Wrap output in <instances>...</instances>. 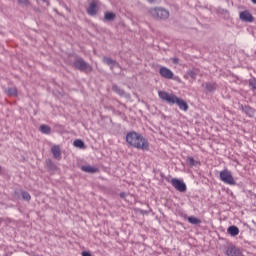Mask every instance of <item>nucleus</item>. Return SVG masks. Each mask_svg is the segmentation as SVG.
<instances>
[{
	"instance_id": "1",
	"label": "nucleus",
	"mask_w": 256,
	"mask_h": 256,
	"mask_svg": "<svg viewBox=\"0 0 256 256\" xmlns=\"http://www.w3.org/2000/svg\"><path fill=\"white\" fill-rule=\"evenodd\" d=\"M126 143L134 147L135 149H141L142 151H149V141L143 137V135L132 131L126 135Z\"/></svg>"
},
{
	"instance_id": "2",
	"label": "nucleus",
	"mask_w": 256,
	"mask_h": 256,
	"mask_svg": "<svg viewBox=\"0 0 256 256\" xmlns=\"http://www.w3.org/2000/svg\"><path fill=\"white\" fill-rule=\"evenodd\" d=\"M150 15L154 17V19H160L162 21H165L166 19H169V10L163 8V7H155L150 9Z\"/></svg>"
},
{
	"instance_id": "3",
	"label": "nucleus",
	"mask_w": 256,
	"mask_h": 256,
	"mask_svg": "<svg viewBox=\"0 0 256 256\" xmlns=\"http://www.w3.org/2000/svg\"><path fill=\"white\" fill-rule=\"evenodd\" d=\"M220 181L225 183L226 185H236L235 178H233V174L228 169H224L220 172Z\"/></svg>"
},
{
	"instance_id": "4",
	"label": "nucleus",
	"mask_w": 256,
	"mask_h": 256,
	"mask_svg": "<svg viewBox=\"0 0 256 256\" xmlns=\"http://www.w3.org/2000/svg\"><path fill=\"white\" fill-rule=\"evenodd\" d=\"M74 67L75 69H78V71H84L85 73H91L93 71V67L89 65L83 58H78L74 61Z\"/></svg>"
},
{
	"instance_id": "5",
	"label": "nucleus",
	"mask_w": 256,
	"mask_h": 256,
	"mask_svg": "<svg viewBox=\"0 0 256 256\" xmlns=\"http://www.w3.org/2000/svg\"><path fill=\"white\" fill-rule=\"evenodd\" d=\"M158 97L162 100L168 103V105H175L177 102L178 97L175 94H169L166 91H159Z\"/></svg>"
},
{
	"instance_id": "6",
	"label": "nucleus",
	"mask_w": 256,
	"mask_h": 256,
	"mask_svg": "<svg viewBox=\"0 0 256 256\" xmlns=\"http://www.w3.org/2000/svg\"><path fill=\"white\" fill-rule=\"evenodd\" d=\"M171 185L176 189V191H179L180 193H185V191H187V185L185 182L177 178H173L171 180Z\"/></svg>"
},
{
	"instance_id": "7",
	"label": "nucleus",
	"mask_w": 256,
	"mask_h": 256,
	"mask_svg": "<svg viewBox=\"0 0 256 256\" xmlns=\"http://www.w3.org/2000/svg\"><path fill=\"white\" fill-rule=\"evenodd\" d=\"M239 19L245 23H253V21H255V18L248 10L240 12Z\"/></svg>"
},
{
	"instance_id": "8",
	"label": "nucleus",
	"mask_w": 256,
	"mask_h": 256,
	"mask_svg": "<svg viewBox=\"0 0 256 256\" xmlns=\"http://www.w3.org/2000/svg\"><path fill=\"white\" fill-rule=\"evenodd\" d=\"M225 255L226 256H244L243 253H241V249L233 245L227 247Z\"/></svg>"
},
{
	"instance_id": "9",
	"label": "nucleus",
	"mask_w": 256,
	"mask_h": 256,
	"mask_svg": "<svg viewBox=\"0 0 256 256\" xmlns=\"http://www.w3.org/2000/svg\"><path fill=\"white\" fill-rule=\"evenodd\" d=\"M159 74L161 75V77H163L164 79H173L174 74L173 71H171V69L162 66L159 70Z\"/></svg>"
},
{
	"instance_id": "10",
	"label": "nucleus",
	"mask_w": 256,
	"mask_h": 256,
	"mask_svg": "<svg viewBox=\"0 0 256 256\" xmlns=\"http://www.w3.org/2000/svg\"><path fill=\"white\" fill-rule=\"evenodd\" d=\"M102 61L103 63H106V65H108L111 69H113V67H118V69H121V65H119L117 61L111 59L110 57L104 56Z\"/></svg>"
},
{
	"instance_id": "11",
	"label": "nucleus",
	"mask_w": 256,
	"mask_h": 256,
	"mask_svg": "<svg viewBox=\"0 0 256 256\" xmlns=\"http://www.w3.org/2000/svg\"><path fill=\"white\" fill-rule=\"evenodd\" d=\"M51 153H52L54 159H57V161H61V159H62L61 147H59V145L52 146Z\"/></svg>"
},
{
	"instance_id": "12",
	"label": "nucleus",
	"mask_w": 256,
	"mask_h": 256,
	"mask_svg": "<svg viewBox=\"0 0 256 256\" xmlns=\"http://www.w3.org/2000/svg\"><path fill=\"white\" fill-rule=\"evenodd\" d=\"M175 103L176 105H178L181 111H189V105L187 104V102H185V100L177 98Z\"/></svg>"
},
{
	"instance_id": "13",
	"label": "nucleus",
	"mask_w": 256,
	"mask_h": 256,
	"mask_svg": "<svg viewBox=\"0 0 256 256\" xmlns=\"http://www.w3.org/2000/svg\"><path fill=\"white\" fill-rule=\"evenodd\" d=\"M88 15L92 17L97 15V2H91L89 7L87 8Z\"/></svg>"
},
{
	"instance_id": "14",
	"label": "nucleus",
	"mask_w": 256,
	"mask_h": 256,
	"mask_svg": "<svg viewBox=\"0 0 256 256\" xmlns=\"http://www.w3.org/2000/svg\"><path fill=\"white\" fill-rule=\"evenodd\" d=\"M186 163H187V165H189L190 167H197L198 165H201V162L195 160L194 157H187V158H186Z\"/></svg>"
},
{
	"instance_id": "15",
	"label": "nucleus",
	"mask_w": 256,
	"mask_h": 256,
	"mask_svg": "<svg viewBox=\"0 0 256 256\" xmlns=\"http://www.w3.org/2000/svg\"><path fill=\"white\" fill-rule=\"evenodd\" d=\"M227 233H229L231 237H237V235H239V228L237 226H230L227 229Z\"/></svg>"
},
{
	"instance_id": "16",
	"label": "nucleus",
	"mask_w": 256,
	"mask_h": 256,
	"mask_svg": "<svg viewBox=\"0 0 256 256\" xmlns=\"http://www.w3.org/2000/svg\"><path fill=\"white\" fill-rule=\"evenodd\" d=\"M46 167L49 171H57V165L51 159L46 160Z\"/></svg>"
},
{
	"instance_id": "17",
	"label": "nucleus",
	"mask_w": 256,
	"mask_h": 256,
	"mask_svg": "<svg viewBox=\"0 0 256 256\" xmlns=\"http://www.w3.org/2000/svg\"><path fill=\"white\" fill-rule=\"evenodd\" d=\"M205 87H206L207 91H209L211 93V92L217 90V83L208 82V83L205 84Z\"/></svg>"
},
{
	"instance_id": "18",
	"label": "nucleus",
	"mask_w": 256,
	"mask_h": 256,
	"mask_svg": "<svg viewBox=\"0 0 256 256\" xmlns=\"http://www.w3.org/2000/svg\"><path fill=\"white\" fill-rule=\"evenodd\" d=\"M39 129L44 135H51V127L48 125L42 124Z\"/></svg>"
},
{
	"instance_id": "19",
	"label": "nucleus",
	"mask_w": 256,
	"mask_h": 256,
	"mask_svg": "<svg viewBox=\"0 0 256 256\" xmlns=\"http://www.w3.org/2000/svg\"><path fill=\"white\" fill-rule=\"evenodd\" d=\"M82 171H84L85 173H97L99 169L93 166H82Z\"/></svg>"
},
{
	"instance_id": "20",
	"label": "nucleus",
	"mask_w": 256,
	"mask_h": 256,
	"mask_svg": "<svg viewBox=\"0 0 256 256\" xmlns=\"http://www.w3.org/2000/svg\"><path fill=\"white\" fill-rule=\"evenodd\" d=\"M188 223H191V225H201V219L195 216H190L188 217Z\"/></svg>"
},
{
	"instance_id": "21",
	"label": "nucleus",
	"mask_w": 256,
	"mask_h": 256,
	"mask_svg": "<svg viewBox=\"0 0 256 256\" xmlns=\"http://www.w3.org/2000/svg\"><path fill=\"white\" fill-rule=\"evenodd\" d=\"M187 75H189V77H191V79H197V75H199V70H197L195 68L188 70Z\"/></svg>"
},
{
	"instance_id": "22",
	"label": "nucleus",
	"mask_w": 256,
	"mask_h": 256,
	"mask_svg": "<svg viewBox=\"0 0 256 256\" xmlns=\"http://www.w3.org/2000/svg\"><path fill=\"white\" fill-rule=\"evenodd\" d=\"M112 91H114V93H117L118 95H120V97H123L125 95V91L123 89H120L119 86H117V85L112 86Z\"/></svg>"
},
{
	"instance_id": "23",
	"label": "nucleus",
	"mask_w": 256,
	"mask_h": 256,
	"mask_svg": "<svg viewBox=\"0 0 256 256\" xmlns=\"http://www.w3.org/2000/svg\"><path fill=\"white\" fill-rule=\"evenodd\" d=\"M73 145L74 147H78V149H85V142H83L82 140H79V139L75 140L73 142Z\"/></svg>"
},
{
	"instance_id": "24",
	"label": "nucleus",
	"mask_w": 256,
	"mask_h": 256,
	"mask_svg": "<svg viewBox=\"0 0 256 256\" xmlns=\"http://www.w3.org/2000/svg\"><path fill=\"white\" fill-rule=\"evenodd\" d=\"M115 17H116V15H115V13H113V12H106V13H105V16H104V18L106 19V21H114V20H115Z\"/></svg>"
},
{
	"instance_id": "25",
	"label": "nucleus",
	"mask_w": 256,
	"mask_h": 256,
	"mask_svg": "<svg viewBox=\"0 0 256 256\" xmlns=\"http://www.w3.org/2000/svg\"><path fill=\"white\" fill-rule=\"evenodd\" d=\"M7 95L10 97H17V88H8L6 90Z\"/></svg>"
},
{
	"instance_id": "26",
	"label": "nucleus",
	"mask_w": 256,
	"mask_h": 256,
	"mask_svg": "<svg viewBox=\"0 0 256 256\" xmlns=\"http://www.w3.org/2000/svg\"><path fill=\"white\" fill-rule=\"evenodd\" d=\"M21 195L24 201H31V194H29V192L22 191Z\"/></svg>"
},
{
	"instance_id": "27",
	"label": "nucleus",
	"mask_w": 256,
	"mask_h": 256,
	"mask_svg": "<svg viewBox=\"0 0 256 256\" xmlns=\"http://www.w3.org/2000/svg\"><path fill=\"white\" fill-rule=\"evenodd\" d=\"M243 111H244V113H246L250 117H251V115H253V108L252 107L244 106Z\"/></svg>"
},
{
	"instance_id": "28",
	"label": "nucleus",
	"mask_w": 256,
	"mask_h": 256,
	"mask_svg": "<svg viewBox=\"0 0 256 256\" xmlns=\"http://www.w3.org/2000/svg\"><path fill=\"white\" fill-rule=\"evenodd\" d=\"M19 5H23V7H29L31 2L29 0H17Z\"/></svg>"
},
{
	"instance_id": "29",
	"label": "nucleus",
	"mask_w": 256,
	"mask_h": 256,
	"mask_svg": "<svg viewBox=\"0 0 256 256\" xmlns=\"http://www.w3.org/2000/svg\"><path fill=\"white\" fill-rule=\"evenodd\" d=\"M249 87H251L252 91H256V80L255 79H251L249 81Z\"/></svg>"
},
{
	"instance_id": "30",
	"label": "nucleus",
	"mask_w": 256,
	"mask_h": 256,
	"mask_svg": "<svg viewBox=\"0 0 256 256\" xmlns=\"http://www.w3.org/2000/svg\"><path fill=\"white\" fill-rule=\"evenodd\" d=\"M172 62L177 65L179 63V58H173L172 59Z\"/></svg>"
},
{
	"instance_id": "31",
	"label": "nucleus",
	"mask_w": 256,
	"mask_h": 256,
	"mask_svg": "<svg viewBox=\"0 0 256 256\" xmlns=\"http://www.w3.org/2000/svg\"><path fill=\"white\" fill-rule=\"evenodd\" d=\"M120 197L121 199H125V197H127V194L125 192H121Z\"/></svg>"
},
{
	"instance_id": "32",
	"label": "nucleus",
	"mask_w": 256,
	"mask_h": 256,
	"mask_svg": "<svg viewBox=\"0 0 256 256\" xmlns=\"http://www.w3.org/2000/svg\"><path fill=\"white\" fill-rule=\"evenodd\" d=\"M82 256H91V253L87 252V251H83L82 252Z\"/></svg>"
},
{
	"instance_id": "33",
	"label": "nucleus",
	"mask_w": 256,
	"mask_h": 256,
	"mask_svg": "<svg viewBox=\"0 0 256 256\" xmlns=\"http://www.w3.org/2000/svg\"><path fill=\"white\" fill-rule=\"evenodd\" d=\"M148 1V3H159V1H161V0H147Z\"/></svg>"
},
{
	"instance_id": "34",
	"label": "nucleus",
	"mask_w": 256,
	"mask_h": 256,
	"mask_svg": "<svg viewBox=\"0 0 256 256\" xmlns=\"http://www.w3.org/2000/svg\"><path fill=\"white\" fill-rule=\"evenodd\" d=\"M253 3H254V5H256V0H251Z\"/></svg>"
},
{
	"instance_id": "35",
	"label": "nucleus",
	"mask_w": 256,
	"mask_h": 256,
	"mask_svg": "<svg viewBox=\"0 0 256 256\" xmlns=\"http://www.w3.org/2000/svg\"><path fill=\"white\" fill-rule=\"evenodd\" d=\"M42 1H45V0H42Z\"/></svg>"
}]
</instances>
